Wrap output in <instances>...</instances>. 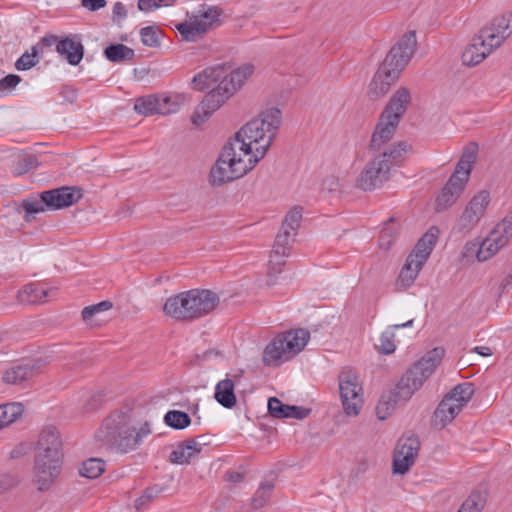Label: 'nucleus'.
I'll use <instances>...</instances> for the list:
<instances>
[{"label":"nucleus","instance_id":"obj_1","mask_svg":"<svg viewBox=\"0 0 512 512\" xmlns=\"http://www.w3.org/2000/svg\"><path fill=\"white\" fill-rule=\"evenodd\" d=\"M281 123V110L272 107L243 126L223 147L212 167V184L221 185L247 174L264 157Z\"/></svg>","mask_w":512,"mask_h":512},{"label":"nucleus","instance_id":"obj_2","mask_svg":"<svg viewBox=\"0 0 512 512\" xmlns=\"http://www.w3.org/2000/svg\"><path fill=\"white\" fill-rule=\"evenodd\" d=\"M444 353L441 347L430 350L401 377L394 389L383 393L376 407L377 417L385 420L399 402L408 401L432 375Z\"/></svg>","mask_w":512,"mask_h":512},{"label":"nucleus","instance_id":"obj_3","mask_svg":"<svg viewBox=\"0 0 512 512\" xmlns=\"http://www.w3.org/2000/svg\"><path fill=\"white\" fill-rule=\"evenodd\" d=\"M417 48L416 32H406L399 41L391 47L384 61L375 73L369 91L374 97L384 96L391 85L399 78Z\"/></svg>","mask_w":512,"mask_h":512},{"label":"nucleus","instance_id":"obj_4","mask_svg":"<svg viewBox=\"0 0 512 512\" xmlns=\"http://www.w3.org/2000/svg\"><path fill=\"white\" fill-rule=\"evenodd\" d=\"M512 33V12L495 17L490 25L483 27L462 53L464 65L476 66Z\"/></svg>","mask_w":512,"mask_h":512},{"label":"nucleus","instance_id":"obj_5","mask_svg":"<svg viewBox=\"0 0 512 512\" xmlns=\"http://www.w3.org/2000/svg\"><path fill=\"white\" fill-rule=\"evenodd\" d=\"M253 72L254 66L251 64H244L231 72H229V67L226 66L225 77L220 84L207 93L195 108L192 123L199 126L209 119L245 83Z\"/></svg>","mask_w":512,"mask_h":512},{"label":"nucleus","instance_id":"obj_6","mask_svg":"<svg viewBox=\"0 0 512 512\" xmlns=\"http://www.w3.org/2000/svg\"><path fill=\"white\" fill-rule=\"evenodd\" d=\"M219 303L210 290L191 289L166 300L164 313L177 320H193L209 314Z\"/></svg>","mask_w":512,"mask_h":512},{"label":"nucleus","instance_id":"obj_7","mask_svg":"<svg viewBox=\"0 0 512 512\" xmlns=\"http://www.w3.org/2000/svg\"><path fill=\"white\" fill-rule=\"evenodd\" d=\"M130 432H134L130 416L123 411H114L103 420L95 432V439L101 446L127 453L135 449Z\"/></svg>","mask_w":512,"mask_h":512},{"label":"nucleus","instance_id":"obj_8","mask_svg":"<svg viewBox=\"0 0 512 512\" xmlns=\"http://www.w3.org/2000/svg\"><path fill=\"white\" fill-rule=\"evenodd\" d=\"M478 145L470 143L463 151L455 171L436 199L437 211H443L459 198L469 180L473 164L477 158Z\"/></svg>","mask_w":512,"mask_h":512},{"label":"nucleus","instance_id":"obj_9","mask_svg":"<svg viewBox=\"0 0 512 512\" xmlns=\"http://www.w3.org/2000/svg\"><path fill=\"white\" fill-rule=\"evenodd\" d=\"M224 12L217 6H203L189 22L176 25V29L185 41H197L210 29L218 27L223 21Z\"/></svg>","mask_w":512,"mask_h":512},{"label":"nucleus","instance_id":"obj_10","mask_svg":"<svg viewBox=\"0 0 512 512\" xmlns=\"http://www.w3.org/2000/svg\"><path fill=\"white\" fill-rule=\"evenodd\" d=\"M474 394L471 383H462L455 386L439 403L434 412V421L441 427L450 423L469 402Z\"/></svg>","mask_w":512,"mask_h":512},{"label":"nucleus","instance_id":"obj_11","mask_svg":"<svg viewBox=\"0 0 512 512\" xmlns=\"http://www.w3.org/2000/svg\"><path fill=\"white\" fill-rule=\"evenodd\" d=\"M490 203L491 194L488 190L483 189L475 193L457 219V231L469 233L474 230L485 216Z\"/></svg>","mask_w":512,"mask_h":512},{"label":"nucleus","instance_id":"obj_12","mask_svg":"<svg viewBox=\"0 0 512 512\" xmlns=\"http://www.w3.org/2000/svg\"><path fill=\"white\" fill-rule=\"evenodd\" d=\"M339 390L344 412L348 416L359 414L362 405V386L355 372L350 369L339 374Z\"/></svg>","mask_w":512,"mask_h":512},{"label":"nucleus","instance_id":"obj_13","mask_svg":"<svg viewBox=\"0 0 512 512\" xmlns=\"http://www.w3.org/2000/svg\"><path fill=\"white\" fill-rule=\"evenodd\" d=\"M63 459L36 454L33 467V483L39 491H47L58 479Z\"/></svg>","mask_w":512,"mask_h":512},{"label":"nucleus","instance_id":"obj_14","mask_svg":"<svg viewBox=\"0 0 512 512\" xmlns=\"http://www.w3.org/2000/svg\"><path fill=\"white\" fill-rule=\"evenodd\" d=\"M420 449V441L416 436L402 437L398 440L393 455V473L404 475L414 464Z\"/></svg>","mask_w":512,"mask_h":512},{"label":"nucleus","instance_id":"obj_15","mask_svg":"<svg viewBox=\"0 0 512 512\" xmlns=\"http://www.w3.org/2000/svg\"><path fill=\"white\" fill-rule=\"evenodd\" d=\"M390 163L378 156L370 161L357 179V187L371 191L382 186L389 179Z\"/></svg>","mask_w":512,"mask_h":512},{"label":"nucleus","instance_id":"obj_16","mask_svg":"<svg viewBox=\"0 0 512 512\" xmlns=\"http://www.w3.org/2000/svg\"><path fill=\"white\" fill-rule=\"evenodd\" d=\"M48 210H60L73 205L82 198L80 188L63 186L42 192Z\"/></svg>","mask_w":512,"mask_h":512},{"label":"nucleus","instance_id":"obj_17","mask_svg":"<svg viewBox=\"0 0 512 512\" xmlns=\"http://www.w3.org/2000/svg\"><path fill=\"white\" fill-rule=\"evenodd\" d=\"M399 122L400 120L397 119V116H389L381 113L371 137L370 149L378 151L384 144L389 142L392 139Z\"/></svg>","mask_w":512,"mask_h":512},{"label":"nucleus","instance_id":"obj_18","mask_svg":"<svg viewBox=\"0 0 512 512\" xmlns=\"http://www.w3.org/2000/svg\"><path fill=\"white\" fill-rule=\"evenodd\" d=\"M294 236L290 230L280 229L270 254V275L280 272V266L285 263L284 259L289 255L290 239Z\"/></svg>","mask_w":512,"mask_h":512},{"label":"nucleus","instance_id":"obj_19","mask_svg":"<svg viewBox=\"0 0 512 512\" xmlns=\"http://www.w3.org/2000/svg\"><path fill=\"white\" fill-rule=\"evenodd\" d=\"M42 453L49 457H59L63 459L60 433L53 426L44 428L39 436L36 454Z\"/></svg>","mask_w":512,"mask_h":512},{"label":"nucleus","instance_id":"obj_20","mask_svg":"<svg viewBox=\"0 0 512 512\" xmlns=\"http://www.w3.org/2000/svg\"><path fill=\"white\" fill-rule=\"evenodd\" d=\"M225 73L226 64L207 67L193 77L191 83L192 88L201 92L210 88L212 90L215 88V84H220L222 79L225 77Z\"/></svg>","mask_w":512,"mask_h":512},{"label":"nucleus","instance_id":"obj_21","mask_svg":"<svg viewBox=\"0 0 512 512\" xmlns=\"http://www.w3.org/2000/svg\"><path fill=\"white\" fill-rule=\"evenodd\" d=\"M268 413L272 417L278 419L293 418L302 420L309 416L311 409L302 406L283 404L278 398L271 397L268 400Z\"/></svg>","mask_w":512,"mask_h":512},{"label":"nucleus","instance_id":"obj_22","mask_svg":"<svg viewBox=\"0 0 512 512\" xmlns=\"http://www.w3.org/2000/svg\"><path fill=\"white\" fill-rule=\"evenodd\" d=\"M439 230L431 227L416 243L412 252L408 255L419 266H423L429 258L438 238Z\"/></svg>","mask_w":512,"mask_h":512},{"label":"nucleus","instance_id":"obj_23","mask_svg":"<svg viewBox=\"0 0 512 512\" xmlns=\"http://www.w3.org/2000/svg\"><path fill=\"white\" fill-rule=\"evenodd\" d=\"M199 438H203V436L186 440L179 444L178 447L170 453V461L179 465L188 464L193 457L202 451L203 443L197 440Z\"/></svg>","mask_w":512,"mask_h":512},{"label":"nucleus","instance_id":"obj_24","mask_svg":"<svg viewBox=\"0 0 512 512\" xmlns=\"http://www.w3.org/2000/svg\"><path fill=\"white\" fill-rule=\"evenodd\" d=\"M410 102L411 93L409 89L406 87H400L392 95L382 113L389 116H397V119L401 120Z\"/></svg>","mask_w":512,"mask_h":512},{"label":"nucleus","instance_id":"obj_25","mask_svg":"<svg viewBox=\"0 0 512 512\" xmlns=\"http://www.w3.org/2000/svg\"><path fill=\"white\" fill-rule=\"evenodd\" d=\"M56 51L73 66L78 65L84 56V47L81 41L68 37L57 43Z\"/></svg>","mask_w":512,"mask_h":512},{"label":"nucleus","instance_id":"obj_26","mask_svg":"<svg viewBox=\"0 0 512 512\" xmlns=\"http://www.w3.org/2000/svg\"><path fill=\"white\" fill-rule=\"evenodd\" d=\"M506 244L507 242L505 238H502V236L494 228L478 247L476 253L478 261L483 262L488 260Z\"/></svg>","mask_w":512,"mask_h":512},{"label":"nucleus","instance_id":"obj_27","mask_svg":"<svg viewBox=\"0 0 512 512\" xmlns=\"http://www.w3.org/2000/svg\"><path fill=\"white\" fill-rule=\"evenodd\" d=\"M38 373L34 363L15 365L7 369L3 374V381L7 384L21 385L30 380Z\"/></svg>","mask_w":512,"mask_h":512},{"label":"nucleus","instance_id":"obj_28","mask_svg":"<svg viewBox=\"0 0 512 512\" xmlns=\"http://www.w3.org/2000/svg\"><path fill=\"white\" fill-rule=\"evenodd\" d=\"M286 344L282 335L276 336L265 348L263 353V362L266 365H277L280 360H287L290 357V352L286 349Z\"/></svg>","mask_w":512,"mask_h":512},{"label":"nucleus","instance_id":"obj_29","mask_svg":"<svg viewBox=\"0 0 512 512\" xmlns=\"http://www.w3.org/2000/svg\"><path fill=\"white\" fill-rule=\"evenodd\" d=\"M234 387L235 381L230 378L223 379L216 384L214 398L224 408L231 409L236 405Z\"/></svg>","mask_w":512,"mask_h":512},{"label":"nucleus","instance_id":"obj_30","mask_svg":"<svg viewBox=\"0 0 512 512\" xmlns=\"http://www.w3.org/2000/svg\"><path fill=\"white\" fill-rule=\"evenodd\" d=\"M282 337L286 349H288L291 356H294L304 349L310 339V333L306 329L299 328L283 334Z\"/></svg>","mask_w":512,"mask_h":512},{"label":"nucleus","instance_id":"obj_31","mask_svg":"<svg viewBox=\"0 0 512 512\" xmlns=\"http://www.w3.org/2000/svg\"><path fill=\"white\" fill-rule=\"evenodd\" d=\"M413 325V319L408 320L402 324H394L390 325L385 331H383L380 335L379 341L380 344L377 346L378 351L384 355L392 354L395 349V330L400 328L411 327Z\"/></svg>","mask_w":512,"mask_h":512},{"label":"nucleus","instance_id":"obj_32","mask_svg":"<svg viewBox=\"0 0 512 512\" xmlns=\"http://www.w3.org/2000/svg\"><path fill=\"white\" fill-rule=\"evenodd\" d=\"M423 266H419L412 258L407 257L406 263L400 271L396 286L397 289L402 291L409 288L417 278Z\"/></svg>","mask_w":512,"mask_h":512},{"label":"nucleus","instance_id":"obj_33","mask_svg":"<svg viewBox=\"0 0 512 512\" xmlns=\"http://www.w3.org/2000/svg\"><path fill=\"white\" fill-rule=\"evenodd\" d=\"M38 166V159L33 154L18 153L11 160V172L20 176Z\"/></svg>","mask_w":512,"mask_h":512},{"label":"nucleus","instance_id":"obj_34","mask_svg":"<svg viewBox=\"0 0 512 512\" xmlns=\"http://www.w3.org/2000/svg\"><path fill=\"white\" fill-rule=\"evenodd\" d=\"M104 56L113 63L131 61L135 57V51L124 44H111L104 49Z\"/></svg>","mask_w":512,"mask_h":512},{"label":"nucleus","instance_id":"obj_35","mask_svg":"<svg viewBox=\"0 0 512 512\" xmlns=\"http://www.w3.org/2000/svg\"><path fill=\"white\" fill-rule=\"evenodd\" d=\"M49 291L42 285L30 283L25 285L18 293L21 302L37 303L44 302Z\"/></svg>","mask_w":512,"mask_h":512},{"label":"nucleus","instance_id":"obj_36","mask_svg":"<svg viewBox=\"0 0 512 512\" xmlns=\"http://www.w3.org/2000/svg\"><path fill=\"white\" fill-rule=\"evenodd\" d=\"M20 208L25 211L26 221H30L35 214L48 210L46 203L42 198V192L22 199L20 202Z\"/></svg>","mask_w":512,"mask_h":512},{"label":"nucleus","instance_id":"obj_37","mask_svg":"<svg viewBox=\"0 0 512 512\" xmlns=\"http://www.w3.org/2000/svg\"><path fill=\"white\" fill-rule=\"evenodd\" d=\"M23 413L21 403H6L0 405V429L10 425Z\"/></svg>","mask_w":512,"mask_h":512},{"label":"nucleus","instance_id":"obj_38","mask_svg":"<svg viewBox=\"0 0 512 512\" xmlns=\"http://www.w3.org/2000/svg\"><path fill=\"white\" fill-rule=\"evenodd\" d=\"M158 95H148L136 99L134 109L137 113L150 116L158 114Z\"/></svg>","mask_w":512,"mask_h":512},{"label":"nucleus","instance_id":"obj_39","mask_svg":"<svg viewBox=\"0 0 512 512\" xmlns=\"http://www.w3.org/2000/svg\"><path fill=\"white\" fill-rule=\"evenodd\" d=\"M164 423L175 430H182L191 424V418L184 411L170 410L164 415Z\"/></svg>","mask_w":512,"mask_h":512},{"label":"nucleus","instance_id":"obj_40","mask_svg":"<svg viewBox=\"0 0 512 512\" xmlns=\"http://www.w3.org/2000/svg\"><path fill=\"white\" fill-rule=\"evenodd\" d=\"M140 37L144 46L156 48L161 45L163 34L157 26H146L140 29Z\"/></svg>","mask_w":512,"mask_h":512},{"label":"nucleus","instance_id":"obj_41","mask_svg":"<svg viewBox=\"0 0 512 512\" xmlns=\"http://www.w3.org/2000/svg\"><path fill=\"white\" fill-rule=\"evenodd\" d=\"M159 104L158 114L168 115L179 111L180 109V97L178 95H158Z\"/></svg>","mask_w":512,"mask_h":512},{"label":"nucleus","instance_id":"obj_42","mask_svg":"<svg viewBox=\"0 0 512 512\" xmlns=\"http://www.w3.org/2000/svg\"><path fill=\"white\" fill-rule=\"evenodd\" d=\"M105 470V462L99 458H90L83 462L80 474L83 477L94 479L99 477Z\"/></svg>","mask_w":512,"mask_h":512},{"label":"nucleus","instance_id":"obj_43","mask_svg":"<svg viewBox=\"0 0 512 512\" xmlns=\"http://www.w3.org/2000/svg\"><path fill=\"white\" fill-rule=\"evenodd\" d=\"M274 484L271 481H265L260 484L252 498V506L254 509H260L266 505L271 497Z\"/></svg>","mask_w":512,"mask_h":512},{"label":"nucleus","instance_id":"obj_44","mask_svg":"<svg viewBox=\"0 0 512 512\" xmlns=\"http://www.w3.org/2000/svg\"><path fill=\"white\" fill-rule=\"evenodd\" d=\"M163 491V488L159 485H153L150 487H147L143 492L142 495L135 500L134 507L138 511H144L148 508L150 503L157 498Z\"/></svg>","mask_w":512,"mask_h":512},{"label":"nucleus","instance_id":"obj_45","mask_svg":"<svg viewBox=\"0 0 512 512\" xmlns=\"http://www.w3.org/2000/svg\"><path fill=\"white\" fill-rule=\"evenodd\" d=\"M302 219V208L300 206L293 207L285 216L281 228L290 230L293 235H296Z\"/></svg>","mask_w":512,"mask_h":512},{"label":"nucleus","instance_id":"obj_46","mask_svg":"<svg viewBox=\"0 0 512 512\" xmlns=\"http://www.w3.org/2000/svg\"><path fill=\"white\" fill-rule=\"evenodd\" d=\"M398 233V229L394 225L393 218H390L387 222H385L380 236H379V245L383 249H389L394 239L396 238Z\"/></svg>","mask_w":512,"mask_h":512},{"label":"nucleus","instance_id":"obj_47","mask_svg":"<svg viewBox=\"0 0 512 512\" xmlns=\"http://www.w3.org/2000/svg\"><path fill=\"white\" fill-rule=\"evenodd\" d=\"M484 505V496L480 492L475 491L463 502L458 512H481Z\"/></svg>","mask_w":512,"mask_h":512},{"label":"nucleus","instance_id":"obj_48","mask_svg":"<svg viewBox=\"0 0 512 512\" xmlns=\"http://www.w3.org/2000/svg\"><path fill=\"white\" fill-rule=\"evenodd\" d=\"M112 306H113L112 303L108 300L101 301L97 304L87 306L81 312L82 318L86 323L92 324L95 317L99 313L108 311L109 309L112 308Z\"/></svg>","mask_w":512,"mask_h":512},{"label":"nucleus","instance_id":"obj_49","mask_svg":"<svg viewBox=\"0 0 512 512\" xmlns=\"http://www.w3.org/2000/svg\"><path fill=\"white\" fill-rule=\"evenodd\" d=\"M405 150H406V145L404 143L400 142L398 144H394L391 147H389L378 157L387 159L388 163H390V167H391L392 165H396L401 160L402 155L405 152Z\"/></svg>","mask_w":512,"mask_h":512},{"label":"nucleus","instance_id":"obj_50","mask_svg":"<svg viewBox=\"0 0 512 512\" xmlns=\"http://www.w3.org/2000/svg\"><path fill=\"white\" fill-rule=\"evenodd\" d=\"M39 54L37 51L31 53H24L15 63V67L17 70H28L35 66L39 59Z\"/></svg>","mask_w":512,"mask_h":512},{"label":"nucleus","instance_id":"obj_51","mask_svg":"<svg viewBox=\"0 0 512 512\" xmlns=\"http://www.w3.org/2000/svg\"><path fill=\"white\" fill-rule=\"evenodd\" d=\"M495 229L502 236V238H505L506 242L512 238V210L500 223L497 224Z\"/></svg>","mask_w":512,"mask_h":512},{"label":"nucleus","instance_id":"obj_52","mask_svg":"<svg viewBox=\"0 0 512 512\" xmlns=\"http://www.w3.org/2000/svg\"><path fill=\"white\" fill-rule=\"evenodd\" d=\"M151 434L149 423L145 422L137 431L130 432V439L135 442V449L142 443L143 439Z\"/></svg>","mask_w":512,"mask_h":512},{"label":"nucleus","instance_id":"obj_53","mask_svg":"<svg viewBox=\"0 0 512 512\" xmlns=\"http://www.w3.org/2000/svg\"><path fill=\"white\" fill-rule=\"evenodd\" d=\"M21 81L20 76L15 74H9L0 79V93L8 92L16 87Z\"/></svg>","mask_w":512,"mask_h":512},{"label":"nucleus","instance_id":"obj_54","mask_svg":"<svg viewBox=\"0 0 512 512\" xmlns=\"http://www.w3.org/2000/svg\"><path fill=\"white\" fill-rule=\"evenodd\" d=\"M58 42L59 41H58L57 36H55V35H46V36L42 37L40 39V41L31 48V51H33V52L37 51L38 54H42L43 53V49L45 47H52L55 44L57 45Z\"/></svg>","mask_w":512,"mask_h":512},{"label":"nucleus","instance_id":"obj_55","mask_svg":"<svg viewBox=\"0 0 512 512\" xmlns=\"http://www.w3.org/2000/svg\"><path fill=\"white\" fill-rule=\"evenodd\" d=\"M112 14L114 21L120 22L124 20L127 17V11L123 3L116 2L113 6Z\"/></svg>","mask_w":512,"mask_h":512},{"label":"nucleus","instance_id":"obj_56","mask_svg":"<svg viewBox=\"0 0 512 512\" xmlns=\"http://www.w3.org/2000/svg\"><path fill=\"white\" fill-rule=\"evenodd\" d=\"M60 93L69 103H73L77 99V90L72 86H63Z\"/></svg>","mask_w":512,"mask_h":512},{"label":"nucleus","instance_id":"obj_57","mask_svg":"<svg viewBox=\"0 0 512 512\" xmlns=\"http://www.w3.org/2000/svg\"><path fill=\"white\" fill-rule=\"evenodd\" d=\"M81 4L89 11H97L106 5V0H82Z\"/></svg>","mask_w":512,"mask_h":512},{"label":"nucleus","instance_id":"obj_58","mask_svg":"<svg viewBox=\"0 0 512 512\" xmlns=\"http://www.w3.org/2000/svg\"><path fill=\"white\" fill-rule=\"evenodd\" d=\"M157 2H158L157 0H139L138 8L141 11L148 12V11L159 8V5Z\"/></svg>","mask_w":512,"mask_h":512},{"label":"nucleus","instance_id":"obj_59","mask_svg":"<svg viewBox=\"0 0 512 512\" xmlns=\"http://www.w3.org/2000/svg\"><path fill=\"white\" fill-rule=\"evenodd\" d=\"M16 484V481L13 477L9 475H4L0 477V494L11 488Z\"/></svg>","mask_w":512,"mask_h":512},{"label":"nucleus","instance_id":"obj_60","mask_svg":"<svg viewBox=\"0 0 512 512\" xmlns=\"http://www.w3.org/2000/svg\"><path fill=\"white\" fill-rule=\"evenodd\" d=\"M512 286V275L507 274L504 276L500 283V290L501 292H504L506 289L510 288Z\"/></svg>","mask_w":512,"mask_h":512},{"label":"nucleus","instance_id":"obj_61","mask_svg":"<svg viewBox=\"0 0 512 512\" xmlns=\"http://www.w3.org/2000/svg\"><path fill=\"white\" fill-rule=\"evenodd\" d=\"M474 351L481 356H491L492 355L491 348H489L487 346H477L474 348Z\"/></svg>","mask_w":512,"mask_h":512},{"label":"nucleus","instance_id":"obj_62","mask_svg":"<svg viewBox=\"0 0 512 512\" xmlns=\"http://www.w3.org/2000/svg\"><path fill=\"white\" fill-rule=\"evenodd\" d=\"M242 478L241 474L237 472H229L228 473V480L231 482H237L240 481Z\"/></svg>","mask_w":512,"mask_h":512},{"label":"nucleus","instance_id":"obj_63","mask_svg":"<svg viewBox=\"0 0 512 512\" xmlns=\"http://www.w3.org/2000/svg\"><path fill=\"white\" fill-rule=\"evenodd\" d=\"M157 1H158L157 3L159 5V7H161V6H169L173 3H175L177 0H157Z\"/></svg>","mask_w":512,"mask_h":512}]
</instances>
